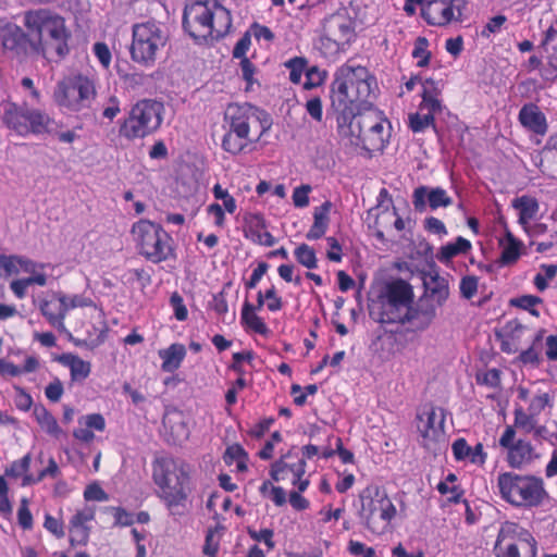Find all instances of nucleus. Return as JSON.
Listing matches in <instances>:
<instances>
[{
  "label": "nucleus",
  "mask_w": 557,
  "mask_h": 557,
  "mask_svg": "<svg viewBox=\"0 0 557 557\" xmlns=\"http://www.w3.org/2000/svg\"><path fill=\"white\" fill-rule=\"evenodd\" d=\"M377 91L376 79L366 66L350 62L342 65L331 86V103L336 113L337 127L361 111L373 108Z\"/></svg>",
  "instance_id": "obj_1"
},
{
  "label": "nucleus",
  "mask_w": 557,
  "mask_h": 557,
  "mask_svg": "<svg viewBox=\"0 0 557 557\" xmlns=\"http://www.w3.org/2000/svg\"><path fill=\"white\" fill-rule=\"evenodd\" d=\"M23 25L29 34V58L42 55L48 60H62L70 53L71 30L65 18L47 8L27 10L23 14Z\"/></svg>",
  "instance_id": "obj_2"
},
{
  "label": "nucleus",
  "mask_w": 557,
  "mask_h": 557,
  "mask_svg": "<svg viewBox=\"0 0 557 557\" xmlns=\"http://www.w3.org/2000/svg\"><path fill=\"white\" fill-rule=\"evenodd\" d=\"M152 481L157 486V496L165 504L172 515L180 513L191 492L189 466L169 455L157 456L151 462Z\"/></svg>",
  "instance_id": "obj_3"
},
{
  "label": "nucleus",
  "mask_w": 557,
  "mask_h": 557,
  "mask_svg": "<svg viewBox=\"0 0 557 557\" xmlns=\"http://www.w3.org/2000/svg\"><path fill=\"white\" fill-rule=\"evenodd\" d=\"M391 129V122L374 107L338 126L339 133L349 137L351 144L368 152H382L389 141Z\"/></svg>",
  "instance_id": "obj_4"
},
{
  "label": "nucleus",
  "mask_w": 557,
  "mask_h": 557,
  "mask_svg": "<svg viewBox=\"0 0 557 557\" xmlns=\"http://www.w3.org/2000/svg\"><path fill=\"white\" fill-rule=\"evenodd\" d=\"M497 487L500 497L515 507H537L547 497L543 479L531 474L499 473Z\"/></svg>",
  "instance_id": "obj_5"
},
{
  "label": "nucleus",
  "mask_w": 557,
  "mask_h": 557,
  "mask_svg": "<svg viewBox=\"0 0 557 557\" xmlns=\"http://www.w3.org/2000/svg\"><path fill=\"white\" fill-rule=\"evenodd\" d=\"M131 235L138 253L148 261L160 263L174 257V239L162 225L140 219L133 224Z\"/></svg>",
  "instance_id": "obj_6"
},
{
  "label": "nucleus",
  "mask_w": 557,
  "mask_h": 557,
  "mask_svg": "<svg viewBox=\"0 0 557 557\" xmlns=\"http://www.w3.org/2000/svg\"><path fill=\"white\" fill-rule=\"evenodd\" d=\"M359 517L364 527L374 534H384L397 515L396 506L385 488L377 484H369L359 493Z\"/></svg>",
  "instance_id": "obj_7"
},
{
  "label": "nucleus",
  "mask_w": 557,
  "mask_h": 557,
  "mask_svg": "<svg viewBox=\"0 0 557 557\" xmlns=\"http://www.w3.org/2000/svg\"><path fill=\"white\" fill-rule=\"evenodd\" d=\"M163 114L162 102L154 99L138 100L121 121L119 135L127 140L145 138L160 128Z\"/></svg>",
  "instance_id": "obj_8"
},
{
  "label": "nucleus",
  "mask_w": 557,
  "mask_h": 557,
  "mask_svg": "<svg viewBox=\"0 0 557 557\" xmlns=\"http://www.w3.org/2000/svg\"><path fill=\"white\" fill-rule=\"evenodd\" d=\"M97 95L91 78L81 73L70 74L58 82L53 90V101L70 112L89 108Z\"/></svg>",
  "instance_id": "obj_9"
},
{
  "label": "nucleus",
  "mask_w": 557,
  "mask_h": 557,
  "mask_svg": "<svg viewBox=\"0 0 557 557\" xmlns=\"http://www.w3.org/2000/svg\"><path fill=\"white\" fill-rule=\"evenodd\" d=\"M224 119L233 132H239L253 141H259L272 126L270 114L248 102L230 103L224 112Z\"/></svg>",
  "instance_id": "obj_10"
},
{
  "label": "nucleus",
  "mask_w": 557,
  "mask_h": 557,
  "mask_svg": "<svg viewBox=\"0 0 557 557\" xmlns=\"http://www.w3.org/2000/svg\"><path fill=\"white\" fill-rule=\"evenodd\" d=\"M493 550L496 557H537V542L528 529L505 521L500 524Z\"/></svg>",
  "instance_id": "obj_11"
},
{
  "label": "nucleus",
  "mask_w": 557,
  "mask_h": 557,
  "mask_svg": "<svg viewBox=\"0 0 557 557\" xmlns=\"http://www.w3.org/2000/svg\"><path fill=\"white\" fill-rule=\"evenodd\" d=\"M413 300V290L409 283L398 278L386 284L379 296L381 306L379 322L382 324H404L408 318L410 305Z\"/></svg>",
  "instance_id": "obj_12"
},
{
  "label": "nucleus",
  "mask_w": 557,
  "mask_h": 557,
  "mask_svg": "<svg viewBox=\"0 0 557 557\" xmlns=\"http://www.w3.org/2000/svg\"><path fill=\"white\" fill-rule=\"evenodd\" d=\"M168 42V35L154 21L133 25L131 57L146 66L152 65L157 54Z\"/></svg>",
  "instance_id": "obj_13"
},
{
  "label": "nucleus",
  "mask_w": 557,
  "mask_h": 557,
  "mask_svg": "<svg viewBox=\"0 0 557 557\" xmlns=\"http://www.w3.org/2000/svg\"><path fill=\"white\" fill-rule=\"evenodd\" d=\"M306 468L304 457L292 448L271 465L270 476L275 482H286L299 491H307L310 475L306 473Z\"/></svg>",
  "instance_id": "obj_14"
},
{
  "label": "nucleus",
  "mask_w": 557,
  "mask_h": 557,
  "mask_svg": "<svg viewBox=\"0 0 557 557\" xmlns=\"http://www.w3.org/2000/svg\"><path fill=\"white\" fill-rule=\"evenodd\" d=\"M34 47L30 44L29 34L17 24L0 18V55L10 57L25 62L29 59V49Z\"/></svg>",
  "instance_id": "obj_15"
},
{
  "label": "nucleus",
  "mask_w": 557,
  "mask_h": 557,
  "mask_svg": "<svg viewBox=\"0 0 557 557\" xmlns=\"http://www.w3.org/2000/svg\"><path fill=\"white\" fill-rule=\"evenodd\" d=\"M75 332L82 335L81 338L73 339L76 346L96 347L102 344L108 332L102 308L91 307V310L85 311L77 322Z\"/></svg>",
  "instance_id": "obj_16"
},
{
  "label": "nucleus",
  "mask_w": 557,
  "mask_h": 557,
  "mask_svg": "<svg viewBox=\"0 0 557 557\" xmlns=\"http://www.w3.org/2000/svg\"><path fill=\"white\" fill-rule=\"evenodd\" d=\"M417 429L422 446L428 450L445 442V412L443 408L430 406L417 416Z\"/></svg>",
  "instance_id": "obj_17"
},
{
  "label": "nucleus",
  "mask_w": 557,
  "mask_h": 557,
  "mask_svg": "<svg viewBox=\"0 0 557 557\" xmlns=\"http://www.w3.org/2000/svg\"><path fill=\"white\" fill-rule=\"evenodd\" d=\"M467 0H429L421 8V15L431 26L444 27L461 22Z\"/></svg>",
  "instance_id": "obj_18"
},
{
  "label": "nucleus",
  "mask_w": 557,
  "mask_h": 557,
  "mask_svg": "<svg viewBox=\"0 0 557 557\" xmlns=\"http://www.w3.org/2000/svg\"><path fill=\"white\" fill-rule=\"evenodd\" d=\"M183 27L197 45H203L209 37L208 0L187 3L183 13Z\"/></svg>",
  "instance_id": "obj_19"
},
{
  "label": "nucleus",
  "mask_w": 557,
  "mask_h": 557,
  "mask_svg": "<svg viewBox=\"0 0 557 557\" xmlns=\"http://www.w3.org/2000/svg\"><path fill=\"white\" fill-rule=\"evenodd\" d=\"M516 430L511 425H507L499 437V446L507 450V462L513 469H520L531 463L537 455L531 442L525 440H515Z\"/></svg>",
  "instance_id": "obj_20"
},
{
  "label": "nucleus",
  "mask_w": 557,
  "mask_h": 557,
  "mask_svg": "<svg viewBox=\"0 0 557 557\" xmlns=\"http://www.w3.org/2000/svg\"><path fill=\"white\" fill-rule=\"evenodd\" d=\"M97 508L94 505L85 504L76 509L67 524L69 542L72 547L86 546L90 539L91 522L96 518Z\"/></svg>",
  "instance_id": "obj_21"
},
{
  "label": "nucleus",
  "mask_w": 557,
  "mask_h": 557,
  "mask_svg": "<svg viewBox=\"0 0 557 557\" xmlns=\"http://www.w3.org/2000/svg\"><path fill=\"white\" fill-rule=\"evenodd\" d=\"M264 305H267L264 292L259 290L257 293L256 305L249 302L248 300H246L243 304L240 312V323L247 331L253 332L262 336H268L270 334V330L264 320L257 314V311L261 310L264 307Z\"/></svg>",
  "instance_id": "obj_22"
},
{
  "label": "nucleus",
  "mask_w": 557,
  "mask_h": 557,
  "mask_svg": "<svg viewBox=\"0 0 557 557\" xmlns=\"http://www.w3.org/2000/svg\"><path fill=\"white\" fill-rule=\"evenodd\" d=\"M323 32L332 37V40H339L341 44L349 45L355 39V28L347 14L336 12L324 18Z\"/></svg>",
  "instance_id": "obj_23"
},
{
  "label": "nucleus",
  "mask_w": 557,
  "mask_h": 557,
  "mask_svg": "<svg viewBox=\"0 0 557 557\" xmlns=\"http://www.w3.org/2000/svg\"><path fill=\"white\" fill-rule=\"evenodd\" d=\"M65 294L52 293L40 301L39 309L47 321L58 330H64L66 317Z\"/></svg>",
  "instance_id": "obj_24"
},
{
  "label": "nucleus",
  "mask_w": 557,
  "mask_h": 557,
  "mask_svg": "<svg viewBox=\"0 0 557 557\" xmlns=\"http://www.w3.org/2000/svg\"><path fill=\"white\" fill-rule=\"evenodd\" d=\"M27 119H28V107L26 104L18 106L15 102H4L2 111V122L11 131L17 135L27 136Z\"/></svg>",
  "instance_id": "obj_25"
},
{
  "label": "nucleus",
  "mask_w": 557,
  "mask_h": 557,
  "mask_svg": "<svg viewBox=\"0 0 557 557\" xmlns=\"http://www.w3.org/2000/svg\"><path fill=\"white\" fill-rule=\"evenodd\" d=\"M518 120L525 129L535 135L544 136L547 133V119L535 103L523 104L519 111Z\"/></svg>",
  "instance_id": "obj_26"
},
{
  "label": "nucleus",
  "mask_w": 557,
  "mask_h": 557,
  "mask_svg": "<svg viewBox=\"0 0 557 557\" xmlns=\"http://www.w3.org/2000/svg\"><path fill=\"white\" fill-rule=\"evenodd\" d=\"M437 307L430 298H420L414 306L410 305V312L408 318L404 319V324L410 323L418 330L426 329L436 317Z\"/></svg>",
  "instance_id": "obj_27"
},
{
  "label": "nucleus",
  "mask_w": 557,
  "mask_h": 557,
  "mask_svg": "<svg viewBox=\"0 0 557 557\" xmlns=\"http://www.w3.org/2000/svg\"><path fill=\"white\" fill-rule=\"evenodd\" d=\"M212 191L214 198L221 201V203H211V214H213L214 216L215 225L223 226L225 220V212L230 214H234L236 212V200L227 191V189L222 188L220 184H215L213 186Z\"/></svg>",
  "instance_id": "obj_28"
},
{
  "label": "nucleus",
  "mask_w": 557,
  "mask_h": 557,
  "mask_svg": "<svg viewBox=\"0 0 557 557\" xmlns=\"http://www.w3.org/2000/svg\"><path fill=\"white\" fill-rule=\"evenodd\" d=\"M246 236L257 245L272 247L276 244V238L267 231L265 220L260 213L248 216Z\"/></svg>",
  "instance_id": "obj_29"
},
{
  "label": "nucleus",
  "mask_w": 557,
  "mask_h": 557,
  "mask_svg": "<svg viewBox=\"0 0 557 557\" xmlns=\"http://www.w3.org/2000/svg\"><path fill=\"white\" fill-rule=\"evenodd\" d=\"M425 293L421 298H430V300L442 307L449 296L448 281L437 273L429 274L423 278Z\"/></svg>",
  "instance_id": "obj_30"
},
{
  "label": "nucleus",
  "mask_w": 557,
  "mask_h": 557,
  "mask_svg": "<svg viewBox=\"0 0 557 557\" xmlns=\"http://www.w3.org/2000/svg\"><path fill=\"white\" fill-rule=\"evenodd\" d=\"M63 367L70 370L71 382L83 383L91 372V363L73 352L62 354L57 359Z\"/></svg>",
  "instance_id": "obj_31"
},
{
  "label": "nucleus",
  "mask_w": 557,
  "mask_h": 557,
  "mask_svg": "<svg viewBox=\"0 0 557 557\" xmlns=\"http://www.w3.org/2000/svg\"><path fill=\"white\" fill-rule=\"evenodd\" d=\"M27 136L51 134L55 128V121L48 113L39 109L28 108Z\"/></svg>",
  "instance_id": "obj_32"
},
{
  "label": "nucleus",
  "mask_w": 557,
  "mask_h": 557,
  "mask_svg": "<svg viewBox=\"0 0 557 557\" xmlns=\"http://www.w3.org/2000/svg\"><path fill=\"white\" fill-rule=\"evenodd\" d=\"M441 94V82L434 81L433 78H425L422 83L420 109L442 112L443 104L440 98Z\"/></svg>",
  "instance_id": "obj_33"
},
{
  "label": "nucleus",
  "mask_w": 557,
  "mask_h": 557,
  "mask_svg": "<svg viewBox=\"0 0 557 557\" xmlns=\"http://www.w3.org/2000/svg\"><path fill=\"white\" fill-rule=\"evenodd\" d=\"M331 201L326 200L313 210V223L306 234L308 240H317L323 237L330 224Z\"/></svg>",
  "instance_id": "obj_34"
},
{
  "label": "nucleus",
  "mask_w": 557,
  "mask_h": 557,
  "mask_svg": "<svg viewBox=\"0 0 557 557\" xmlns=\"http://www.w3.org/2000/svg\"><path fill=\"white\" fill-rule=\"evenodd\" d=\"M158 355L162 360L161 370L163 372L173 373L184 361L186 357V348L183 344L173 343L168 348L160 349Z\"/></svg>",
  "instance_id": "obj_35"
},
{
  "label": "nucleus",
  "mask_w": 557,
  "mask_h": 557,
  "mask_svg": "<svg viewBox=\"0 0 557 557\" xmlns=\"http://www.w3.org/2000/svg\"><path fill=\"white\" fill-rule=\"evenodd\" d=\"M471 248L472 244L469 239L458 236L455 242L442 246L436 253V258L441 263L447 264L455 257L468 253Z\"/></svg>",
  "instance_id": "obj_36"
},
{
  "label": "nucleus",
  "mask_w": 557,
  "mask_h": 557,
  "mask_svg": "<svg viewBox=\"0 0 557 557\" xmlns=\"http://www.w3.org/2000/svg\"><path fill=\"white\" fill-rule=\"evenodd\" d=\"M505 228L506 243L503 244V242H500V245H503V250L500 252L498 262L500 265H511L519 260L523 244L513 236L507 226Z\"/></svg>",
  "instance_id": "obj_37"
},
{
  "label": "nucleus",
  "mask_w": 557,
  "mask_h": 557,
  "mask_svg": "<svg viewBox=\"0 0 557 557\" xmlns=\"http://www.w3.org/2000/svg\"><path fill=\"white\" fill-rule=\"evenodd\" d=\"M232 27V16L228 10L214 3L211 10V37H223Z\"/></svg>",
  "instance_id": "obj_38"
},
{
  "label": "nucleus",
  "mask_w": 557,
  "mask_h": 557,
  "mask_svg": "<svg viewBox=\"0 0 557 557\" xmlns=\"http://www.w3.org/2000/svg\"><path fill=\"white\" fill-rule=\"evenodd\" d=\"M512 207L519 210V223L523 226L528 225L533 220L539 210L540 205L534 197L523 195L512 200Z\"/></svg>",
  "instance_id": "obj_39"
},
{
  "label": "nucleus",
  "mask_w": 557,
  "mask_h": 557,
  "mask_svg": "<svg viewBox=\"0 0 557 557\" xmlns=\"http://www.w3.org/2000/svg\"><path fill=\"white\" fill-rule=\"evenodd\" d=\"M223 461L226 466H236V471L244 473L248 471L249 455L240 444H232L226 447L223 454Z\"/></svg>",
  "instance_id": "obj_40"
},
{
  "label": "nucleus",
  "mask_w": 557,
  "mask_h": 557,
  "mask_svg": "<svg viewBox=\"0 0 557 557\" xmlns=\"http://www.w3.org/2000/svg\"><path fill=\"white\" fill-rule=\"evenodd\" d=\"M34 417L45 432L53 437H60L62 429L59 426L53 414L44 405L35 406Z\"/></svg>",
  "instance_id": "obj_41"
},
{
  "label": "nucleus",
  "mask_w": 557,
  "mask_h": 557,
  "mask_svg": "<svg viewBox=\"0 0 557 557\" xmlns=\"http://www.w3.org/2000/svg\"><path fill=\"white\" fill-rule=\"evenodd\" d=\"M437 113L440 112L432 110H421L419 106L417 112L409 114V128L413 133H422L428 127L435 128V115Z\"/></svg>",
  "instance_id": "obj_42"
},
{
  "label": "nucleus",
  "mask_w": 557,
  "mask_h": 557,
  "mask_svg": "<svg viewBox=\"0 0 557 557\" xmlns=\"http://www.w3.org/2000/svg\"><path fill=\"white\" fill-rule=\"evenodd\" d=\"M252 139L245 136L239 132H233V128L230 127L228 132L224 135L222 140V147L225 151L237 154L246 149L250 144H255Z\"/></svg>",
  "instance_id": "obj_43"
},
{
  "label": "nucleus",
  "mask_w": 557,
  "mask_h": 557,
  "mask_svg": "<svg viewBox=\"0 0 557 557\" xmlns=\"http://www.w3.org/2000/svg\"><path fill=\"white\" fill-rule=\"evenodd\" d=\"M30 455L26 454L22 458L12 461L5 469L4 475L11 479H20L22 478V486H24V480L27 475H33L29 473L30 468Z\"/></svg>",
  "instance_id": "obj_44"
},
{
  "label": "nucleus",
  "mask_w": 557,
  "mask_h": 557,
  "mask_svg": "<svg viewBox=\"0 0 557 557\" xmlns=\"http://www.w3.org/2000/svg\"><path fill=\"white\" fill-rule=\"evenodd\" d=\"M61 474L60 468L53 457H49L47 467L38 472L37 475H27L24 480V486L37 484L46 478L57 479Z\"/></svg>",
  "instance_id": "obj_45"
},
{
  "label": "nucleus",
  "mask_w": 557,
  "mask_h": 557,
  "mask_svg": "<svg viewBox=\"0 0 557 557\" xmlns=\"http://www.w3.org/2000/svg\"><path fill=\"white\" fill-rule=\"evenodd\" d=\"M543 299L535 295H522L510 300L512 307L528 311L531 315L539 318L540 311L536 306L541 305Z\"/></svg>",
  "instance_id": "obj_46"
},
{
  "label": "nucleus",
  "mask_w": 557,
  "mask_h": 557,
  "mask_svg": "<svg viewBox=\"0 0 557 557\" xmlns=\"http://www.w3.org/2000/svg\"><path fill=\"white\" fill-rule=\"evenodd\" d=\"M537 417L527 412L522 407H517L513 411V429H520L524 433H532L535 430Z\"/></svg>",
  "instance_id": "obj_47"
},
{
  "label": "nucleus",
  "mask_w": 557,
  "mask_h": 557,
  "mask_svg": "<svg viewBox=\"0 0 557 557\" xmlns=\"http://www.w3.org/2000/svg\"><path fill=\"white\" fill-rule=\"evenodd\" d=\"M294 256L298 263L307 269H315L318 267V259L315 251L307 244H300L295 250Z\"/></svg>",
  "instance_id": "obj_48"
},
{
  "label": "nucleus",
  "mask_w": 557,
  "mask_h": 557,
  "mask_svg": "<svg viewBox=\"0 0 557 557\" xmlns=\"http://www.w3.org/2000/svg\"><path fill=\"white\" fill-rule=\"evenodd\" d=\"M547 52L546 64L541 71V76L546 81L557 79V46L544 48Z\"/></svg>",
  "instance_id": "obj_49"
},
{
  "label": "nucleus",
  "mask_w": 557,
  "mask_h": 557,
  "mask_svg": "<svg viewBox=\"0 0 557 557\" xmlns=\"http://www.w3.org/2000/svg\"><path fill=\"white\" fill-rule=\"evenodd\" d=\"M429 40L425 37H418L414 41L412 58L417 59V65L424 67L430 63L431 52L429 51Z\"/></svg>",
  "instance_id": "obj_50"
},
{
  "label": "nucleus",
  "mask_w": 557,
  "mask_h": 557,
  "mask_svg": "<svg viewBox=\"0 0 557 557\" xmlns=\"http://www.w3.org/2000/svg\"><path fill=\"white\" fill-rule=\"evenodd\" d=\"M319 49L325 57H333L344 51L346 44H341L339 40H332V37L327 36L324 32L319 38Z\"/></svg>",
  "instance_id": "obj_51"
},
{
  "label": "nucleus",
  "mask_w": 557,
  "mask_h": 557,
  "mask_svg": "<svg viewBox=\"0 0 557 557\" xmlns=\"http://www.w3.org/2000/svg\"><path fill=\"white\" fill-rule=\"evenodd\" d=\"M500 374V370L492 368L482 372H478L475 380L479 385H485L491 388H498L502 383Z\"/></svg>",
  "instance_id": "obj_52"
},
{
  "label": "nucleus",
  "mask_w": 557,
  "mask_h": 557,
  "mask_svg": "<svg viewBox=\"0 0 557 557\" xmlns=\"http://www.w3.org/2000/svg\"><path fill=\"white\" fill-rule=\"evenodd\" d=\"M307 61L305 58L295 57L285 63L289 70V79L294 84H299L305 72Z\"/></svg>",
  "instance_id": "obj_53"
},
{
  "label": "nucleus",
  "mask_w": 557,
  "mask_h": 557,
  "mask_svg": "<svg viewBox=\"0 0 557 557\" xmlns=\"http://www.w3.org/2000/svg\"><path fill=\"white\" fill-rule=\"evenodd\" d=\"M17 522L23 530H30L34 525L33 515L29 510V500L22 497L17 510Z\"/></svg>",
  "instance_id": "obj_54"
},
{
  "label": "nucleus",
  "mask_w": 557,
  "mask_h": 557,
  "mask_svg": "<svg viewBox=\"0 0 557 557\" xmlns=\"http://www.w3.org/2000/svg\"><path fill=\"white\" fill-rule=\"evenodd\" d=\"M253 358L255 355L251 350L234 352L232 357V363L228 366V369L238 375H245L244 362H251Z\"/></svg>",
  "instance_id": "obj_55"
},
{
  "label": "nucleus",
  "mask_w": 557,
  "mask_h": 557,
  "mask_svg": "<svg viewBox=\"0 0 557 557\" xmlns=\"http://www.w3.org/2000/svg\"><path fill=\"white\" fill-rule=\"evenodd\" d=\"M547 406H550V396L548 393L543 392L532 397L525 411L539 417Z\"/></svg>",
  "instance_id": "obj_56"
},
{
  "label": "nucleus",
  "mask_w": 557,
  "mask_h": 557,
  "mask_svg": "<svg viewBox=\"0 0 557 557\" xmlns=\"http://www.w3.org/2000/svg\"><path fill=\"white\" fill-rule=\"evenodd\" d=\"M429 206L435 210L440 207H448L451 205V198L443 188H434L428 194Z\"/></svg>",
  "instance_id": "obj_57"
},
{
  "label": "nucleus",
  "mask_w": 557,
  "mask_h": 557,
  "mask_svg": "<svg viewBox=\"0 0 557 557\" xmlns=\"http://www.w3.org/2000/svg\"><path fill=\"white\" fill-rule=\"evenodd\" d=\"M176 417L180 421H177L175 425H172V418L170 416H165L163 418V425L171 431L175 437V441H182L188 437V430L182 421V416L176 414Z\"/></svg>",
  "instance_id": "obj_58"
},
{
  "label": "nucleus",
  "mask_w": 557,
  "mask_h": 557,
  "mask_svg": "<svg viewBox=\"0 0 557 557\" xmlns=\"http://www.w3.org/2000/svg\"><path fill=\"white\" fill-rule=\"evenodd\" d=\"M44 528L57 539H63L65 536L63 521L51 516L50 513L45 515Z\"/></svg>",
  "instance_id": "obj_59"
},
{
  "label": "nucleus",
  "mask_w": 557,
  "mask_h": 557,
  "mask_svg": "<svg viewBox=\"0 0 557 557\" xmlns=\"http://www.w3.org/2000/svg\"><path fill=\"white\" fill-rule=\"evenodd\" d=\"M325 79V72L320 71L317 66H311L306 71V81L304 88L309 90L321 86Z\"/></svg>",
  "instance_id": "obj_60"
},
{
  "label": "nucleus",
  "mask_w": 557,
  "mask_h": 557,
  "mask_svg": "<svg viewBox=\"0 0 557 557\" xmlns=\"http://www.w3.org/2000/svg\"><path fill=\"white\" fill-rule=\"evenodd\" d=\"M170 306L173 309V313L176 320L185 321L188 317V310L184 304L183 297L174 292L170 297Z\"/></svg>",
  "instance_id": "obj_61"
},
{
  "label": "nucleus",
  "mask_w": 557,
  "mask_h": 557,
  "mask_svg": "<svg viewBox=\"0 0 557 557\" xmlns=\"http://www.w3.org/2000/svg\"><path fill=\"white\" fill-rule=\"evenodd\" d=\"M437 491L442 495H448L447 499L453 504H459L463 496V491L460 488V486H449L446 482H440L437 484Z\"/></svg>",
  "instance_id": "obj_62"
},
{
  "label": "nucleus",
  "mask_w": 557,
  "mask_h": 557,
  "mask_svg": "<svg viewBox=\"0 0 557 557\" xmlns=\"http://www.w3.org/2000/svg\"><path fill=\"white\" fill-rule=\"evenodd\" d=\"M84 499L86 502H107L109 499V495L98 483H91L84 490Z\"/></svg>",
  "instance_id": "obj_63"
},
{
  "label": "nucleus",
  "mask_w": 557,
  "mask_h": 557,
  "mask_svg": "<svg viewBox=\"0 0 557 557\" xmlns=\"http://www.w3.org/2000/svg\"><path fill=\"white\" fill-rule=\"evenodd\" d=\"M459 289L463 298L471 299L478 292V277L474 275L462 277Z\"/></svg>",
  "instance_id": "obj_64"
}]
</instances>
